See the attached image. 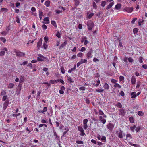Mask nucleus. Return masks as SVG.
<instances>
[{
    "label": "nucleus",
    "mask_w": 147,
    "mask_h": 147,
    "mask_svg": "<svg viewBox=\"0 0 147 147\" xmlns=\"http://www.w3.org/2000/svg\"><path fill=\"white\" fill-rule=\"evenodd\" d=\"M87 25L88 26V29L89 30H91L94 24L91 20H89L87 22Z\"/></svg>",
    "instance_id": "obj_1"
},
{
    "label": "nucleus",
    "mask_w": 147,
    "mask_h": 147,
    "mask_svg": "<svg viewBox=\"0 0 147 147\" xmlns=\"http://www.w3.org/2000/svg\"><path fill=\"white\" fill-rule=\"evenodd\" d=\"M93 52V50L92 48H91L89 51L86 54V56L87 59H89L91 58L92 57V53Z\"/></svg>",
    "instance_id": "obj_2"
},
{
    "label": "nucleus",
    "mask_w": 147,
    "mask_h": 147,
    "mask_svg": "<svg viewBox=\"0 0 147 147\" xmlns=\"http://www.w3.org/2000/svg\"><path fill=\"white\" fill-rule=\"evenodd\" d=\"M9 99H7L4 102L3 107V110H5L6 109L9 105Z\"/></svg>",
    "instance_id": "obj_3"
},
{
    "label": "nucleus",
    "mask_w": 147,
    "mask_h": 147,
    "mask_svg": "<svg viewBox=\"0 0 147 147\" xmlns=\"http://www.w3.org/2000/svg\"><path fill=\"white\" fill-rule=\"evenodd\" d=\"M88 121V120L87 119H84L83 120V128L85 130H86L88 127V126L87 125V123Z\"/></svg>",
    "instance_id": "obj_4"
},
{
    "label": "nucleus",
    "mask_w": 147,
    "mask_h": 147,
    "mask_svg": "<svg viewBox=\"0 0 147 147\" xmlns=\"http://www.w3.org/2000/svg\"><path fill=\"white\" fill-rule=\"evenodd\" d=\"M126 113L125 110L122 108L119 110V115H121L122 116H124Z\"/></svg>",
    "instance_id": "obj_5"
},
{
    "label": "nucleus",
    "mask_w": 147,
    "mask_h": 147,
    "mask_svg": "<svg viewBox=\"0 0 147 147\" xmlns=\"http://www.w3.org/2000/svg\"><path fill=\"white\" fill-rule=\"evenodd\" d=\"M116 134L117 135L118 137L120 138H122L123 137V131L121 129L119 131H116Z\"/></svg>",
    "instance_id": "obj_6"
},
{
    "label": "nucleus",
    "mask_w": 147,
    "mask_h": 147,
    "mask_svg": "<svg viewBox=\"0 0 147 147\" xmlns=\"http://www.w3.org/2000/svg\"><path fill=\"white\" fill-rule=\"evenodd\" d=\"M78 130L81 132L80 135L81 136H84L85 135L84 131L82 127L79 126L78 127Z\"/></svg>",
    "instance_id": "obj_7"
},
{
    "label": "nucleus",
    "mask_w": 147,
    "mask_h": 147,
    "mask_svg": "<svg viewBox=\"0 0 147 147\" xmlns=\"http://www.w3.org/2000/svg\"><path fill=\"white\" fill-rule=\"evenodd\" d=\"M15 53L16 54V55L19 57H22L25 55V54L23 52L19 51H17L16 50L15 51Z\"/></svg>",
    "instance_id": "obj_8"
},
{
    "label": "nucleus",
    "mask_w": 147,
    "mask_h": 147,
    "mask_svg": "<svg viewBox=\"0 0 147 147\" xmlns=\"http://www.w3.org/2000/svg\"><path fill=\"white\" fill-rule=\"evenodd\" d=\"M37 60L40 61H42L45 59V57L41 54H38Z\"/></svg>",
    "instance_id": "obj_9"
},
{
    "label": "nucleus",
    "mask_w": 147,
    "mask_h": 147,
    "mask_svg": "<svg viewBox=\"0 0 147 147\" xmlns=\"http://www.w3.org/2000/svg\"><path fill=\"white\" fill-rule=\"evenodd\" d=\"M43 40L42 38H40L39 41L37 42V46L38 49H40L41 47V46L42 44Z\"/></svg>",
    "instance_id": "obj_10"
},
{
    "label": "nucleus",
    "mask_w": 147,
    "mask_h": 147,
    "mask_svg": "<svg viewBox=\"0 0 147 147\" xmlns=\"http://www.w3.org/2000/svg\"><path fill=\"white\" fill-rule=\"evenodd\" d=\"M124 10L126 12L130 13L133 11V8L132 7H126L124 9Z\"/></svg>",
    "instance_id": "obj_11"
},
{
    "label": "nucleus",
    "mask_w": 147,
    "mask_h": 147,
    "mask_svg": "<svg viewBox=\"0 0 147 147\" xmlns=\"http://www.w3.org/2000/svg\"><path fill=\"white\" fill-rule=\"evenodd\" d=\"M126 140H127V141H129L130 140H132V137L131 135L129 133H128L126 135Z\"/></svg>",
    "instance_id": "obj_12"
},
{
    "label": "nucleus",
    "mask_w": 147,
    "mask_h": 147,
    "mask_svg": "<svg viewBox=\"0 0 147 147\" xmlns=\"http://www.w3.org/2000/svg\"><path fill=\"white\" fill-rule=\"evenodd\" d=\"M87 38L86 37H84L82 38L81 42L82 43L84 42L85 45H87L88 43V41L87 40Z\"/></svg>",
    "instance_id": "obj_13"
},
{
    "label": "nucleus",
    "mask_w": 147,
    "mask_h": 147,
    "mask_svg": "<svg viewBox=\"0 0 147 147\" xmlns=\"http://www.w3.org/2000/svg\"><path fill=\"white\" fill-rule=\"evenodd\" d=\"M114 125H113L111 123H109L107 125V128L110 131L112 130L114 127Z\"/></svg>",
    "instance_id": "obj_14"
},
{
    "label": "nucleus",
    "mask_w": 147,
    "mask_h": 147,
    "mask_svg": "<svg viewBox=\"0 0 147 147\" xmlns=\"http://www.w3.org/2000/svg\"><path fill=\"white\" fill-rule=\"evenodd\" d=\"M114 4V2L113 1L112 2L106 6V9L108 10L109 9L111 8L113 5Z\"/></svg>",
    "instance_id": "obj_15"
},
{
    "label": "nucleus",
    "mask_w": 147,
    "mask_h": 147,
    "mask_svg": "<svg viewBox=\"0 0 147 147\" xmlns=\"http://www.w3.org/2000/svg\"><path fill=\"white\" fill-rule=\"evenodd\" d=\"M44 22L43 23L45 24H48L50 22L49 18L48 17H45L43 19Z\"/></svg>",
    "instance_id": "obj_16"
},
{
    "label": "nucleus",
    "mask_w": 147,
    "mask_h": 147,
    "mask_svg": "<svg viewBox=\"0 0 147 147\" xmlns=\"http://www.w3.org/2000/svg\"><path fill=\"white\" fill-rule=\"evenodd\" d=\"M7 49L6 48H4L3 49V50L1 51L0 52V56H3L5 54V51H7Z\"/></svg>",
    "instance_id": "obj_17"
},
{
    "label": "nucleus",
    "mask_w": 147,
    "mask_h": 147,
    "mask_svg": "<svg viewBox=\"0 0 147 147\" xmlns=\"http://www.w3.org/2000/svg\"><path fill=\"white\" fill-rule=\"evenodd\" d=\"M99 120L101 122H102L103 124H104L105 123L106 121L105 119L102 116H100L99 117Z\"/></svg>",
    "instance_id": "obj_18"
},
{
    "label": "nucleus",
    "mask_w": 147,
    "mask_h": 147,
    "mask_svg": "<svg viewBox=\"0 0 147 147\" xmlns=\"http://www.w3.org/2000/svg\"><path fill=\"white\" fill-rule=\"evenodd\" d=\"M121 4L120 3H118L115 6V9L119 10L121 8Z\"/></svg>",
    "instance_id": "obj_19"
},
{
    "label": "nucleus",
    "mask_w": 147,
    "mask_h": 147,
    "mask_svg": "<svg viewBox=\"0 0 147 147\" xmlns=\"http://www.w3.org/2000/svg\"><path fill=\"white\" fill-rule=\"evenodd\" d=\"M55 81L54 80H51L50 81V83L48 82H45L44 84H46L48 86H50V83H51L52 84H53L55 83Z\"/></svg>",
    "instance_id": "obj_20"
},
{
    "label": "nucleus",
    "mask_w": 147,
    "mask_h": 147,
    "mask_svg": "<svg viewBox=\"0 0 147 147\" xmlns=\"http://www.w3.org/2000/svg\"><path fill=\"white\" fill-rule=\"evenodd\" d=\"M136 82V79L134 76H132L131 78V82L132 84H134Z\"/></svg>",
    "instance_id": "obj_21"
},
{
    "label": "nucleus",
    "mask_w": 147,
    "mask_h": 147,
    "mask_svg": "<svg viewBox=\"0 0 147 147\" xmlns=\"http://www.w3.org/2000/svg\"><path fill=\"white\" fill-rule=\"evenodd\" d=\"M103 87L106 90H108L109 88V86L107 83H105L103 85Z\"/></svg>",
    "instance_id": "obj_22"
},
{
    "label": "nucleus",
    "mask_w": 147,
    "mask_h": 147,
    "mask_svg": "<svg viewBox=\"0 0 147 147\" xmlns=\"http://www.w3.org/2000/svg\"><path fill=\"white\" fill-rule=\"evenodd\" d=\"M124 77L122 76H121L119 77V80L121 82V83H123L124 82Z\"/></svg>",
    "instance_id": "obj_23"
},
{
    "label": "nucleus",
    "mask_w": 147,
    "mask_h": 147,
    "mask_svg": "<svg viewBox=\"0 0 147 147\" xmlns=\"http://www.w3.org/2000/svg\"><path fill=\"white\" fill-rule=\"evenodd\" d=\"M94 15V14L93 13H87V16L86 18L87 19H90Z\"/></svg>",
    "instance_id": "obj_24"
},
{
    "label": "nucleus",
    "mask_w": 147,
    "mask_h": 147,
    "mask_svg": "<svg viewBox=\"0 0 147 147\" xmlns=\"http://www.w3.org/2000/svg\"><path fill=\"white\" fill-rule=\"evenodd\" d=\"M53 132L54 133V136H55V138H57V139H58L59 140V137L57 135V133L54 130L53 131Z\"/></svg>",
    "instance_id": "obj_25"
},
{
    "label": "nucleus",
    "mask_w": 147,
    "mask_h": 147,
    "mask_svg": "<svg viewBox=\"0 0 147 147\" xmlns=\"http://www.w3.org/2000/svg\"><path fill=\"white\" fill-rule=\"evenodd\" d=\"M67 79L69 82L70 83L74 82L72 80L70 76H67Z\"/></svg>",
    "instance_id": "obj_26"
},
{
    "label": "nucleus",
    "mask_w": 147,
    "mask_h": 147,
    "mask_svg": "<svg viewBox=\"0 0 147 147\" xmlns=\"http://www.w3.org/2000/svg\"><path fill=\"white\" fill-rule=\"evenodd\" d=\"M50 1L49 0H47L44 3V5L47 7H49L50 6Z\"/></svg>",
    "instance_id": "obj_27"
},
{
    "label": "nucleus",
    "mask_w": 147,
    "mask_h": 147,
    "mask_svg": "<svg viewBox=\"0 0 147 147\" xmlns=\"http://www.w3.org/2000/svg\"><path fill=\"white\" fill-rule=\"evenodd\" d=\"M81 64H83L84 63H86L87 62L86 59H81L80 61Z\"/></svg>",
    "instance_id": "obj_28"
},
{
    "label": "nucleus",
    "mask_w": 147,
    "mask_h": 147,
    "mask_svg": "<svg viewBox=\"0 0 147 147\" xmlns=\"http://www.w3.org/2000/svg\"><path fill=\"white\" fill-rule=\"evenodd\" d=\"M39 17L40 20L42 19V16H43V12L40 10L39 11Z\"/></svg>",
    "instance_id": "obj_29"
},
{
    "label": "nucleus",
    "mask_w": 147,
    "mask_h": 147,
    "mask_svg": "<svg viewBox=\"0 0 147 147\" xmlns=\"http://www.w3.org/2000/svg\"><path fill=\"white\" fill-rule=\"evenodd\" d=\"M114 86L115 88H120L121 87V85H120L119 84L117 83L115 84Z\"/></svg>",
    "instance_id": "obj_30"
},
{
    "label": "nucleus",
    "mask_w": 147,
    "mask_h": 147,
    "mask_svg": "<svg viewBox=\"0 0 147 147\" xmlns=\"http://www.w3.org/2000/svg\"><path fill=\"white\" fill-rule=\"evenodd\" d=\"M136 126L135 125H134L133 126H131L130 127V129L131 130V131L133 132H134V130L136 129Z\"/></svg>",
    "instance_id": "obj_31"
},
{
    "label": "nucleus",
    "mask_w": 147,
    "mask_h": 147,
    "mask_svg": "<svg viewBox=\"0 0 147 147\" xmlns=\"http://www.w3.org/2000/svg\"><path fill=\"white\" fill-rule=\"evenodd\" d=\"M47 43L44 42L43 44V46L41 47V48H43L45 49L46 50L47 49Z\"/></svg>",
    "instance_id": "obj_32"
},
{
    "label": "nucleus",
    "mask_w": 147,
    "mask_h": 147,
    "mask_svg": "<svg viewBox=\"0 0 147 147\" xmlns=\"http://www.w3.org/2000/svg\"><path fill=\"white\" fill-rule=\"evenodd\" d=\"M14 86V84L12 83H9L8 85V87L10 88H12Z\"/></svg>",
    "instance_id": "obj_33"
},
{
    "label": "nucleus",
    "mask_w": 147,
    "mask_h": 147,
    "mask_svg": "<svg viewBox=\"0 0 147 147\" xmlns=\"http://www.w3.org/2000/svg\"><path fill=\"white\" fill-rule=\"evenodd\" d=\"M51 23L53 25V26H54L55 27H57V26L56 24V23L55 21H51Z\"/></svg>",
    "instance_id": "obj_34"
},
{
    "label": "nucleus",
    "mask_w": 147,
    "mask_h": 147,
    "mask_svg": "<svg viewBox=\"0 0 147 147\" xmlns=\"http://www.w3.org/2000/svg\"><path fill=\"white\" fill-rule=\"evenodd\" d=\"M129 120L130 122L131 123H133L134 122V118L132 116H131L129 118Z\"/></svg>",
    "instance_id": "obj_35"
},
{
    "label": "nucleus",
    "mask_w": 147,
    "mask_h": 147,
    "mask_svg": "<svg viewBox=\"0 0 147 147\" xmlns=\"http://www.w3.org/2000/svg\"><path fill=\"white\" fill-rule=\"evenodd\" d=\"M136 92H131V95L132 96L131 98L132 99L135 98L136 97Z\"/></svg>",
    "instance_id": "obj_36"
},
{
    "label": "nucleus",
    "mask_w": 147,
    "mask_h": 147,
    "mask_svg": "<svg viewBox=\"0 0 147 147\" xmlns=\"http://www.w3.org/2000/svg\"><path fill=\"white\" fill-rule=\"evenodd\" d=\"M16 20L18 23H20V20L18 16H17L16 17Z\"/></svg>",
    "instance_id": "obj_37"
},
{
    "label": "nucleus",
    "mask_w": 147,
    "mask_h": 147,
    "mask_svg": "<svg viewBox=\"0 0 147 147\" xmlns=\"http://www.w3.org/2000/svg\"><path fill=\"white\" fill-rule=\"evenodd\" d=\"M115 105L117 106L118 107H119L120 108H121L122 107V106L120 102L117 103Z\"/></svg>",
    "instance_id": "obj_38"
},
{
    "label": "nucleus",
    "mask_w": 147,
    "mask_h": 147,
    "mask_svg": "<svg viewBox=\"0 0 147 147\" xmlns=\"http://www.w3.org/2000/svg\"><path fill=\"white\" fill-rule=\"evenodd\" d=\"M106 2L105 1H102L101 2V6L102 7H104L106 5Z\"/></svg>",
    "instance_id": "obj_39"
},
{
    "label": "nucleus",
    "mask_w": 147,
    "mask_h": 147,
    "mask_svg": "<svg viewBox=\"0 0 147 147\" xmlns=\"http://www.w3.org/2000/svg\"><path fill=\"white\" fill-rule=\"evenodd\" d=\"M24 80V78L23 76H21L20 78V83L23 82Z\"/></svg>",
    "instance_id": "obj_40"
},
{
    "label": "nucleus",
    "mask_w": 147,
    "mask_h": 147,
    "mask_svg": "<svg viewBox=\"0 0 147 147\" xmlns=\"http://www.w3.org/2000/svg\"><path fill=\"white\" fill-rule=\"evenodd\" d=\"M77 56L78 57H82L83 55V54L82 52H79L77 54Z\"/></svg>",
    "instance_id": "obj_41"
},
{
    "label": "nucleus",
    "mask_w": 147,
    "mask_h": 147,
    "mask_svg": "<svg viewBox=\"0 0 147 147\" xmlns=\"http://www.w3.org/2000/svg\"><path fill=\"white\" fill-rule=\"evenodd\" d=\"M7 33H8L7 32H6L5 30L2 31L1 32V34L3 36L6 35L7 34Z\"/></svg>",
    "instance_id": "obj_42"
},
{
    "label": "nucleus",
    "mask_w": 147,
    "mask_h": 147,
    "mask_svg": "<svg viewBox=\"0 0 147 147\" xmlns=\"http://www.w3.org/2000/svg\"><path fill=\"white\" fill-rule=\"evenodd\" d=\"M60 69H61V73L62 74H64L65 72V70H64V67L63 66H61V67Z\"/></svg>",
    "instance_id": "obj_43"
},
{
    "label": "nucleus",
    "mask_w": 147,
    "mask_h": 147,
    "mask_svg": "<svg viewBox=\"0 0 147 147\" xmlns=\"http://www.w3.org/2000/svg\"><path fill=\"white\" fill-rule=\"evenodd\" d=\"M138 114L139 116H141L143 115L144 113L142 111H140L138 112Z\"/></svg>",
    "instance_id": "obj_44"
},
{
    "label": "nucleus",
    "mask_w": 147,
    "mask_h": 147,
    "mask_svg": "<svg viewBox=\"0 0 147 147\" xmlns=\"http://www.w3.org/2000/svg\"><path fill=\"white\" fill-rule=\"evenodd\" d=\"M138 32V29L136 28H135L133 30V32L134 34H135L137 33Z\"/></svg>",
    "instance_id": "obj_45"
},
{
    "label": "nucleus",
    "mask_w": 147,
    "mask_h": 147,
    "mask_svg": "<svg viewBox=\"0 0 147 147\" xmlns=\"http://www.w3.org/2000/svg\"><path fill=\"white\" fill-rule=\"evenodd\" d=\"M75 5L78 6L80 2L79 0H74Z\"/></svg>",
    "instance_id": "obj_46"
},
{
    "label": "nucleus",
    "mask_w": 147,
    "mask_h": 147,
    "mask_svg": "<svg viewBox=\"0 0 147 147\" xmlns=\"http://www.w3.org/2000/svg\"><path fill=\"white\" fill-rule=\"evenodd\" d=\"M76 143L79 144H84L83 142L82 141L76 140Z\"/></svg>",
    "instance_id": "obj_47"
},
{
    "label": "nucleus",
    "mask_w": 147,
    "mask_h": 147,
    "mask_svg": "<svg viewBox=\"0 0 147 147\" xmlns=\"http://www.w3.org/2000/svg\"><path fill=\"white\" fill-rule=\"evenodd\" d=\"M7 99H8L7 98V95H4L3 97L2 100L3 101L6 100Z\"/></svg>",
    "instance_id": "obj_48"
},
{
    "label": "nucleus",
    "mask_w": 147,
    "mask_h": 147,
    "mask_svg": "<svg viewBox=\"0 0 147 147\" xmlns=\"http://www.w3.org/2000/svg\"><path fill=\"white\" fill-rule=\"evenodd\" d=\"M1 40L3 42L5 43L6 42V39L5 38L3 37H0Z\"/></svg>",
    "instance_id": "obj_49"
},
{
    "label": "nucleus",
    "mask_w": 147,
    "mask_h": 147,
    "mask_svg": "<svg viewBox=\"0 0 147 147\" xmlns=\"http://www.w3.org/2000/svg\"><path fill=\"white\" fill-rule=\"evenodd\" d=\"M65 90V88L63 86H62L61 88V89L59 90V92H63Z\"/></svg>",
    "instance_id": "obj_50"
},
{
    "label": "nucleus",
    "mask_w": 147,
    "mask_h": 147,
    "mask_svg": "<svg viewBox=\"0 0 147 147\" xmlns=\"http://www.w3.org/2000/svg\"><path fill=\"white\" fill-rule=\"evenodd\" d=\"M141 129L140 126H138L136 128V131L137 132H139Z\"/></svg>",
    "instance_id": "obj_51"
},
{
    "label": "nucleus",
    "mask_w": 147,
    "mask_h": 147,
    "mask_svg": "<svg viewBox=\"0 0 147 147\" xmlns=\"http://www.w3.org/2000/svg\"><path fill=\"white\" fill-rule=\"evenodd\" d=\"M144 20L141 19H139L138 22V25L139 26L141 25V24L143 22Z\"/></svg>",
    "instance_id": "obj_52"
},
{
    "label": "nucleus",
    "mask_w": 147,
    "mask_h": 147,
    "mask_svg": "<svg viewBox=\"0 0 147 147\" xmlns=\"http://www.w3.org/2000/svg\"><path fill=\"white\" fill-rule=\"evenodd\" d=\"M101 139L102 142H105L106 140V137L104 136H103Z\"/></svg>",
    "instance_id": "obj_53"
},
{
    "label": "nucleus",
    "mask_w": 147,
    "mask_h": 147,
    "mask_svg": "<svg viewBox=\"0 0 147 147\" xmlns=\"http://www.w3.org/2000/svg\"><path fill=\"white\" fill-rule=\"evenodd\" d=\"M23 28H24V33H26L28 31V30L27 29V28L26 27H25V26H24L23 27Z\"/></svg>",
    "instance_id": "obj_54"
},
{
    "label": "nucleus",
    "mask_w": 147,
    "mask_h": 147,
    "mask_svg": "<svg viewBox=\"0 0 147 147\" xmlns=\"http://www.w3.org/2000/svg\"><path fill=\"white\" fill-rule=\"evenodd\" d=\"M137 19V18H135L133 19L132 20L131 22V23L132 24H134V23L135 21Z\"/></svg>",
    "instance_id": "obj_55"
},
{
    "label": "nucleus",
    "mask_w": 147,
    "mask_h": 147,
    "mask_svg": "<svg viewBox=\"0 0 147 147\" xmlns=\"http://www.w3.org/2000/svg\"><path fill=\"white\" fill-rule=\"evenodd\" d=\"M47 107H44L43 110V111L44 113V114H45V112H46L47 111Z\"/></svg>",
    "instance_id": "obj_56"
},
{
    "label": "nucleus",
    "mask_w": 147,
    "mask_h": 147,
    "mask_svg": "<svg viewBox=\"0 0 147 147\" xmlns=\"http://www.w3.org/2000/svg\"><path fill=\"white\" fill-rule=\"evenodd\" d=\"M111 82L114 83L115 84V83H116L117 81L115 79H112L111 80Z\"/></svg>",
    "instance_id": "obj_57"
},
{
    "label": "nucleus",
    "mask_w": 147,
    "mask_h": 147,
    "mask_svg": "<svg viewBox=\"0 0 147 147\" xmlns=\"http://www.w3.org/2000/svg\"><path fill=\"white\" fill-rule=\"evenodd\" d=\"M44 39L45 40L44 42L47 43L48 40V38L47 36H45L44 38Z\"/></svg>",
    "instance_id": "obj_58"
},
{
    "label": "nucleus",
    "mask_w": 147,
    "mask_h": 147,
    "mask_svg": "<svg viewBox=\"0 0 147 147\" xmlns=\"http://www.w3.org/2000/svg\"><path fill=\"white\" fill-rule=\"evenodd\" d=\"M128 61L129 62L132 63L133 61V59L131 57H129L128 58Z\"/></svg>",
    "instance_id": "obj_59"
},
{
    "label": "nucleus",
    "mask_w": 147,
    "mask_h": 147,
    "mask_svg": "<svg viewBox=\"0 0 147 147\" xmlns=\"http://www.w3.org/2000/svg\"><path fill=\"white\" fill-rule=\"evenodd\" d=\"M86 50V48L85 47H82L81 48V49L80 50V51L81 52H83Z\"/></svg>",
    "instance_id": "obj_60"
},
{
    "label": "nucleus",
    "mask_w": 147,
    "mask_h": 147,
    "mask_svg": "<svg viewBox=\"0 0 147 147\" xmlns=\"http://www.w3.org/2000/svg\"><path fill=\"white\" fill-rule=\"evenodd\" d=\"M99 114L100 115H104L103 112L101 110H100L98 112Z\"/></svg>",
    "instance_id": "obj_61"
},
{
    "label": "nucleus",
    "mask_w": 147,
    "mask_h": 147,
    "mask_svg": "<svg viewBox=\"0 0 147 147\" xmlns=\"http://www.w3.org/2000/svg\"><path fill=\"white\" fill-rule=\"evenodd\" d=\"M143 58L142 57H140L139 58V62L140 63H141L143 62Z\"/></svg>",
    "instance_id": "obj_62"
},
{
    "label": "nucleus",
    "mask_w": 147,
    "mask_h": 147,
    "mask_svg": "<svg viewBox=\"0 0 147 147\" xmlns=\"http://www.w3.org/2000/svg\"><path fill=\"white\" fill-rule=\"evenodd\" d=\"M140 82H137V85L136 87V89L138 88L140 86Z\"/></svg>",
    "instance_id": "obj_63"
},
{
    "label": "nucleus",
    "mask_w": 147,
    "mask_h": 147,
    "mask_svg": "<svg viewBox=\"0 0 147 147\" xmlns=\"http://www.w3.org/2000/svg\"><path fill=\"white\" fill-rule=\"evenodd\" d=\"M55 11L56 12V13H57V14H59L61 13H62V10H55Z\"/></svg>",
    "instance_id": "obj_64"
}]
</instances>
